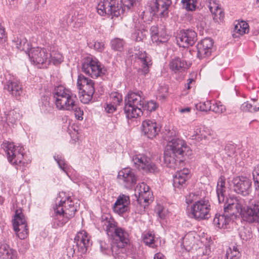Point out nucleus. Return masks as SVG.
Instances as JSON below:
<instances>
[{
  "label": "nucleus",
  "instance_id": "nucleus-1",
  "mask_svg": "<svg viewBox=\"0 0 259 259\" xmlns=\"http://www.w3.org/2000/svg\"><path fill=\"white\" fill-rule=\"evenodd\" d=\"M77 208V203L75 204L72 198L68 194L64 192L60 193L54 207L53 227L58 228L64 225L74 215Z\"/></svg>",
  "mask_w": 259,
  "mask_h": 259
},
{
  "label": "nucleus",
  "instance_id": "nucleus-2",
  "mask_svg": "<svg viewBox=\"0 0 259 259\" xmlns=\"http://www.w3.org/2000/svg\"><path fill=\"white\" fill-rule=\"evenodd\" d=\"M54 103L59 110H74L75 117L78 120L83 119V112L76 104V97L72 92L63 85L56 87L53 93Z\"/></svg>",
  "mask_w": 259,
  "mask_h": 259
},
{
  "label": "nucleus",
  "instance_id": "nucleus-3",
  "mask_svg": "<svg viewBox=\"0 0 259 259\" xmlns=\"http://www.w3.org/2000/svg\"><path fill=\"white\" fill-rule=\"evenodd\" d=\"M2 146L10 163L13 165L24 163V148L21 145H15L13 143L6 141L3 143Z\"/></svg>",
  "mask_w": 259,
  "mask_h": 259
},
{
  "label": "nucleus",
  "instance_id": "nucleus-4",
  "mask_svg": "<svg viewBox=\"0 0 259 259\" xmlns=\"http://www.w3.org/2000/svg\"><path fill=\"white\" fill-rule=\"evenodd\" d=\"M81 70L85 74L97 78L104 73V68L97 59L92 56L85 58L82 63Z\"/></svg>",
  "mask_w": 259,
  "mask_h": 259
},
{
  "label": "nucleus",
  "instance_id": "nucleus-5",
  "mask_svg": "<svg viewBox=\"0 0 259 259\" xmlns=\"http://www.w3.org/2000/svg\"><path fill=\"white\" fill-rule=\"evenodd\" d=\"M210 205L208 200L202 199L194 201L191 205V217L197 220H206L210 217Z\"/></svg>",
  "mask_w": 259,
  "mask_h": 259
},
{
  "label": "nucleus",
  "instance_id": "nucleus-6",
  "mask_svg": "<svg viewBox=\"0 0 259 259\" xmlns=\"http://www.w3.org/2000/svg\"><path fill=\"white\" fill-rule=\"evenodd\" d=\"M28 55L30 62L39 68H46L49 65V51L39 47L32 48Z\"/></svg>",
  "mask_w": 259,
  "mask_h": 259
},
{
  "label": "nucleus",
  "instance_id": "nucleus-7",
  "mask_svg": "<svg viewBox=\"0 0 259 259\" xmlns=\"http://www.w3.org/2000/svg\"><path fill=\"white\" fill-rule=\"evenodd\" d=\"M12 221L13 229L16 236L20 239L27 238L28 235L27 224L21 209L16 210Z\"/></svg>",
  "mask_w": 259,
  "mask_h": 259
},
{
  "label": "nucleus",
  "instance_id": "nucleus-8",
  "mask_svg": "<svg viewBox=\"0 0 259 259\" xmlns=\"http://www.w3.org/2000/svg\"><path fill=\"white\" fill-rule=\"evenodd\" d=\"M165 149L181 157H189L192 154L185 141L179 138H174L169 141Z\"/></svg>",
  "mask_w": 259,
  "mask_h": 259
},
{
  "label": "nucleus",
  "instance_id": "nucleus-9",
  "mask_svg": "<svg viewBox=\"0 0 259 259\" xmlns=\"http://www.w3.org/2000/svg\"><path fill=\"white\" fill-rule=\"evenodd\" d=\"M245 201L239 197H230L227 199L224 204V211L231 216L242 215L244 208L245 206Z\"/></svg>",
  "mask_w": 259,
  "mask_h": 259
},
{
  "label": "nucleus",
  "instance_id": "nucleus-10",
  "mask_svg": "<svg viewBox=\"0 0 259 259\" xmlns=\"http://www.w3.org/2000/svg\"><path fill=\"white\" fill-rule=\"evenodd\" d=\"M251 181L245 177H236L232 179L230 186L234 192L244 196L248 195L251 192Z\"/></svg>",
  "mask_w": 259,
  "mask_h": 259
},
{
  "label": "nucleus",
  "instance_id": "nucleus-11",
  "mask_svg": "<svg viewBox=\"0 0 259 259\" xmlns=\"http://www.w3.org/2000/svg\"><path fill=\"white\" fill-rule=\"evenodd\" d=\"M132 161L134 166L140 170L145 172H157V167L151 161V159L144 154H136L132 157Z\"/></svg>",
  "mask_w": 259,
  "mask_h": 259
},
{
  "label": "nucleus",
  "instance_id": "nucleus-12",
  "mask_svg": "<svg viewBox=\"0 0 259 259\" xmlns=\"http://www.w3.org/2000/svg\"><path fill=\"white\" fill-rule=\"evenodd\" d=\"M171 4V0H152L149 7L153 15H159L166 17L168 16V8Z\"/></svg>",
  "mask_w": 259,
  "mask_h": 259
},
{
  "label": "nucleus",
  "instance_id": "nucleus-13",
  "mask_svg": "<svg viewBox=\"0 0 259 259\" xmlns=\"http://www.w3.org/2000/svg\"><path fill=\"white\" fill-rule=\"evenodd\" d=\"M241 217L242 219L249 223L259 221V201H254L244 208Z\"/></svg>",
  "mask_w": 259,
  "mask_h": 259
},
{
  "label": "nucleus",
  "instance_id": "nucleus-14",
  "mask_svg": "<svg viewBox=\"0 0 259 259\" xmlns=\"http://www.w3.org/2000/svg\"><path fill=\"white\" fill-rule=\"evenodd\" d=\"M117 178L126 188H132L136 183L137 177L133 169L126 167L118 172Z\"/></svg>",
  "mask_w": 259,
  "mask_h": 259
},
{
  "label": "nucleus",
  "instance_id": "nucleus-15",
  "mask_svg": "<svg viewBox=\"0 0 259 259\" xmlns=\"http://www.w3.org/2000/svg\"><path fill=\"white\" fill-rule=\"evenodd\" d=\"M196 32L192 30H183L177 37V42L180 47L187 48L193 46L196 40Z\"/></svg>",
  "mask_w": 259,
  "mask_h": 259
},
{
  "label": "nucleus",
  "instance_id": "nucleus-16",
  "mask_svg": "<svg viewBox=\"0 0 259 259\" xmlns=\"http://www.w3.org/2000/svg\"><path fill=\"white\" fill-rule=\"evenodd\" d=\"M135 59L139 66V71L144 75L147 74L152 64L151 57L145 51H139L135 53Z\"/></svg>",
  "mask_w": 259,
  "mask_h": 259
},
{
  "label": "nucleus",
  "instance_id": "nucleus-17",
  "mask_svg": "<svg viewBox=\"0 0 259 259\" xmlns=\"http://www.w3.org/2000/svg\"><path fill=\"white\" fill-rule=\"evenodd\" d=\"M135 195L137 202L148 203L152 198V194L148 185L144 183L139 184L135 189Z\"/></svg>",
  "mask_w": 259,
  "mask_h": 259
},
{
  "label": "nucleus",
  "instance_id": "nucleus-18",
  "mask_svg": "<svg viewBox=\"0 0 259 259\" xmlns=\"http://www.w3.org/2000/svg\"><path fill=\"white\" fill-rule=\"evenodd\" d=\"M74 241L78 251L81 253H85L88 247L91 245L90 238L87 232L84 230L77 232L74 238Z\"/></svg>",
  "mask_w": 259,
  "mask_h": 259
},
{
  "label": "nucleus",
  "instance_id": "nucleus-19",
  "mask_svg": "<svg viewBox=\"0 0 259 259\" xmlns=\"http://www.w3.org/2000/svg\"><path fill=\"white\" fill-rule=\"evenodd\" d=\"M130 204L129 196L123 194L120 195L114 204L113 211L119 215L123 214L129 210Z\"/></svg>",
  "mask_w": 259,
  "mask_h": 259
},
{
  "label": "nucleus",
  "instance_id": "nucleus-20",
  "mask_svg": "<svg viewBox=\"0 0 259 259\" xmlns=\"http://www.w3.org/2000/svg\"><path fill=\"white\" fill-rule=\"evenodd\" d=\"M142 132L149 139H153L156 136L160 131V128L154 120L146 119L142 122Z\"/></svg>",
  "mask_w": 259,
  "mask_h": 259
},
{
  "label": "nucleus",
  "instance_id": "nucleus-21",
  "mask_svg": "<svg viewBox=\"0 0 259 259\" xmlns=\"http://www.w3.org/2000/svg\"><path fill=\"white\" fill-rule=\"evenodd\" d=\"M213 41L210 38H206L201 40L197 45V56L200 59L206 58L210 55Z\"/></svg>",
  "mask_w": 259,
  "mask_h": 259
},
{
  "label": "nucleus",
  "instance_id": "nucleus-22",
  "mask_svg": "<svg viewBox=\"0 0 259 259\" xmlns=\"http://www.w3.org/2000/svg\"><path fill=\"white\" fill-rule=\"evenodd\" d=\"M190 172L188 168H184L176 172L173 178L175 189H181L185 187L187 180L190 178Z\"/></svg>",
  "mask_w": 259,
  "mask_h": 259
},
{
  "label": "nucleus",
  "instance_id": "nucleus-23",
  "mask_svg": "<svg viewBox=\"0 0 259 259\" xmlns=\"http://www.w3.org/2000/svg\"><path fill=\"white\" fill-rule=\"evenodd\" d=\"M145 100L143 93L141 91L130 92L125 99V104L143 106Z\"/></svg>",
  "mask_w": 259,
  "mask_h": 259
},
{
  "label": "nucleus",
  "instance_id": "nucleus-24",
  "mask_svg": "<svg viewBox=\"0 0 259 259\" xmlns=\"http://www.w3.org/2000/svg\"><path fill=\"white\" fill-rule=\"evenodd\" d=\"M77 87L82 92H88L90 94L95 92L94 81L82 74L78 76Z\"/></svg>",
  "mask_w": 259,
  "mask_h": 259
},
{
  "label": "nucleus",
  "instance_id": "nucleus-25",
  "mask_svg": "<svg viewBox=\"0 0 259 259\" xmlns=\"http://www.w3.org/2000/svg\"><path fill=\"white\" fill-rule=\"evenodd\" d=\"M207 6L213 16V19L217 22L222 21L224 17V13L220 5L215 0H209Z\"/></svg>",
  "mask_w": 259,
  "mask_h": 259
},
{
  "label": "nucleus",
  "instance_id": "nucleus-26",
  "mask_svg": "<svg viewBox=\"0 0 259 259\" xmlns=\"http://www.w3.org/2000/svg\"><path fill=\"white\" fill-rule=\"evenodd\" d=\"M212 135V132L209 129L205 127L196 126L194 129L193 134L191 135L192 139L198 141H201L203 140H208Z\"/></svg>",
  "mask_w": 259,
  "mask_h": 259
},
{
  "label": "nucleus",
  "instance_id": "nucleus-27",
  "mask_svg": "<svg viewBox=\"0 0 259 259\" xmlns=\"http://www.w3.org/2000/svg\"><path fill=\"white\" fill-rule=\"evenodd\" d=\"M10 94L14 97H19L22 93V85L16 80H9L4 87Z\"/></svg>",
  "mask_w": 259,
  "mask_h": 259
},
{
  "label": "nucleus",
  "instance_id": "nucleus-28",
  "mask_svg": "<svg viewBox=\"0 0 259 259\" xmlns=\"http://www.w3.org/2000/svg\"><path fill=\"white\" fill-rule=\"evenodd\" d=\"M231 222V215L225 212L222 214H216L213 219V224L219 229H225L228 228Z\"/></svg>",
  "mask_w": 259,
  "mask_h": 259
},
{
  "label": "nucleus",
  "instance_id": "nucleus-29",
  "mask_svg": "<svg viewBox=\"0 0 259 259\" xmlns=\"http://www.w3.org/2000/svg\"><path fill=\"white\" fill-rule=\"evenodd\" d=\"M199 236L194 232L187 233L183 238L182 245L187 250L192 248L195 244L199 245Z\"/></svg>",
  "mask_w": 259,
  "mask_h": 259
},
{
  "label": "nucleus",
  "instance_id": "nucleus-30",
  "mask_svg": "<svg viewBox=\"0 0 259 259\" xmlns=\"http://www.w3.org/2000/svg\"><path fill=\"white\" fill-rule=\"evenodd\" d=\"M181 157L165 149L164 153V163L165 165L171 168H176Z\"/></svg>",
  "mask_w": 259,
  "mask_h": 259
},
{
  "label": "nucleus",
  "instance_id": "nucleus-31",
  "mask_svg": "<svg viewBox=\"0 0 259 259\" xmlns=\"http://www.w3.org/2000/svg\"><path fill=\"white\" fill-rule=\"evenodd\" d=\"M124 112L128 118H137L143 115L142 107L125 104Z\"/></svg>",
  "mask_w": 259,
  "mask_h": 259
},
{
  "label": "nucleus",
  "instance_id": "nucleus-32",
  "mask_svg": "<svg viewBox=\"0 0 259 259\" xmlns=\"http://www.w3.org/2000/svg\"><path fill=\"white\" fill-rule=\"evenodd\" d=\"M226 179L224 176H221L218 181L217 186V194L219 203L223 202L225 198Z\"/></svg>",
  "mask_w": 259,
  "mask_h": 259
},
{
  "label": "nucleus",
  "instance_id": "nucleus-33",
  "mask_svg": "<svg viewBox=\"0 0 259 259\" xmlns=\"http://www.w3.org/2000/svg\"><path fill=\"white\" fill-rule=\"evenodd\" d=\"M114 236L113 240L120 242V246H124L128 242V233L121 228L114 229Z\"/></svg>",
  "mask_w": 259,
  "mask_h": 259
},
{
  "label": "nucleus",
  "instance_id": "nucleus-34",
  "mask_svg": "<svg viewBox=\"0 0 259 259\" xmlns=\"http://www.w3.org/2000/svg\"><path fill=\"white\" fill-rule=\"evenodd\" d=\"M0 259H16V252L8 245L2 244L0 245Z\"/></svg>",
  "mask_w": 259,
  "mask_h": 259
},
{
  "label": "nucleus",
  "instance_id": "nucleus-35",
  "mask_svg": "<svg viewBox=\"0 0 259 259\" xmlns=\"http://www.w3.org/2000/svg\"><path fill=\"white\" fill-rule=\"evenodd\" d=\"M249 31L248 25L245 21L238 22L235 25L233 30V36L234 37H239L242 35Z\"/></svg>",
  "mask_w": 259,
  "mask_h": 259
},
{
  "label": "nucleus",
  "instance_id": "nucleus-36",
  "mask_svg": "<svg viewBox=\"0 0 259 259\" xmlns=\"http://www.w3.org/2000/svg\"><path fill=\"white\" fill-rule=\"evenodd\" d=\"M170 68L175 72L181 71L187 67V63L179 58H175L169 63Z\"/></svg>",
  "mask_w": 259,
  "mask_h": 259
},
{
  "label": "nucleus",
  "instance_id": "nucleus-37",
  "mask_svg": "<svg viewBox=\"0 0 259 259\" xmlns=\"http://www.w3.org/2000/svg\"><path fill=\"white\" fill-rule=\"evenodd\" d=\"M49 65L51 63L55 65L61 64L63 61V57L58 51H49Z\"/></svg>",
  "mask_w": 259,
  "mask_h": 259
},
{
  "label": "nucleus",
  "instance_id": "nucleus-38",
  "mask_svg": "<svg viewBox=\"0 0 259 259\" xmlns=\"http://www.w3.org/2000/svg\"><path fill=\"white\" fill-rule=\"evenodd\" d=\"M14 42L15 43L16 47L18 50L23 51L27 54L32 48L30 44L25 38H18L14 41Z\"/></svg>",
  "mask_w": 259,
  "mask_h": 259
},
{
  "label": "nucleus",
  "instance_id": "nucleus-39",
  "mask_svg": "<svg viewBox=\"0 0 259 259\" xmlns=\"http://www.w3.org/2000/svg\"><path fill=\"white\" fill-rule=\"evenodd\" d=\"M53 157L54 160L57 163L60 168L64 171L68 176H69L68 171L69 169V166L66 162L62 156V154L60 153H55Z\"/></svg>",
  "mask_w": 259,
  "mask_h": 259
},
{
  "label": "nucleus",
  "instance_id": "nucleus-40",
  "mask_svg": "<svg viewBox=\"0 0 259 259\" xmlns=\"http://www.w3.org/2000/svg\"><path fill=\"white\" fill-rule=\"evenodd\" d=\"M21 118V115L17 110H11L7 115L6 120L9 125L15 124Z\"/></svg>",
  "mask_w": 259,
  "mask_h": 259
},
{
  "label": "nucleus",
  "instance_id": "nucleus-41",
  "mask_svg": "<svg viewBox=\"0 0 259 259\" xmlns=\"http://www.w3.org/2000/svg\"><path fill=\"white\" fill-rule=\"evenodd\" d=\"M148 31L144 28L136 29L132 35V38L136 41H142L146 37Z\"/></svg>",
  "mask_w": 259,
  "mask_h": 259
},
{
  "label": "nucleus",
  "instance_id": "nucleus-42",
  "mask_svg": "<svg viewBox=\"0 0 259 259\" xmlns=\"http://www.w3.org/2000/svg\"><path fill=\"white\" fill-rule=\"evenodd\" d=\"M110 45L112 50L121 52L123 49L124 41L122 39L115 38L111 40Z\"/></svg>",
  "mask_w": 259,
  "mask_h": 259
},
{
  "label": "nucleus",
  "instance_id": "nucleus-43",
  "mask_svg": "<svg viewBox=\"0 0 259 259\" xmlns=\"http://www.w3.org/2000/svg\"><path fill=\"white\" fill-rule=\"evenodd\" d=\"M240 256V252L236 246L230 247L226 252L227 259H238Z\"/></svg>",
  "mask_w": 259,
  "mask_h": 259
},
{
  "label": "nucleus",
  "instance_id": "nucleus-44",
  "mask_svg": "<svg viewBox=\"0 0 259 259\" xmlns=\"http://www.w3.org/2000/svg\"><path fill=\"white\" fill-rule=\"evenodd\" d=\"M143 240L146 245L151 247L154 248L156 246L155 244L154 234L151 232H147L143 234Z\"/></svg>",
  "mask_w": 259,
  "mask_h": 259
},
{
  "label": "nucleus",
  "instance_id": "nucleus-45",
  "mask_svg": "<svg viewBox=\"0 0 259 259\" xmlns=\"http://www.w3.org/2000/svg\"><path fill=\"white\" fill-rule=\"evenodd\" d=\"M169 39V36L166 34H161L160 35L158 34L152 35L151 39L153 43L156 45H159L160 44L165 43Z\"/></svg>",
  "mask_w": 259,
  "mask_h": 259
},
{
  "label": "nucleus",
  "instance_id": "nucleus-46",
  "mask_svg": "<svg viewBox=\"0 0 259 259\" xmlns=\"http://www.w3.org/2000/svg\"><path fill=\"white\" fill-rule=\"evenodd\" d=\"M198 0H182L184 7L187 11L195 10Z\"/></svg>",
  "mask_w": 259,
  "mask_h": 259
},
{
  "label": "nucleus",
  "instance_id": "nucleus-47",
  "mask_svg": "<svg viewBox=\"0 0 259 259\" xmlns=\"http://www.w3.org/2000/svg\"><path fill=\"white\" fill-rule=\"evenodd\" d=\"M158 107V104L154 101H149L146 103H143L142 111L147 110L150 112L155 110Z\"/></svg>",
  "mask_w": 259,
  "mask_h": 259
},
{
  "label": "nucleus",
  "instance_id": "nucleus-48",
  "mask_svg": "<svg viewBox=\"0 0 259 259\" xmlns=\"http://www.w3.org/2000/svg\"><path fill=\"white\" fill-rule=\"evenodd\" d=\"M122 101V95L118 92L111 93L109 97V101L118 106Z\"/></svg>",
  "mask_w": 259,
  "mask_h": 259
},
{
  "label": "nucleus",
  "instance_id": "nucleus-49",
  "mask_svg": "<svg viewBox=\"0 0 259 259\" xmlns=\"http://www.w3.org/2000/svg\"><path fill=\"white\" fill-rule=\"evenodd\" d=\"M102 225L103 229L107 232V233H108L109 232H110V229L113 227V224L110 221V218H109L106 216H102Z\"/></svg>",
  "mask_w": 259,
  "mask_h": 259
},
{
  "label": "nucleus",
  "instance_id": "nucleus-50",
  "mask_svg": "<svg viewBox=\"0 0 259 259\" xmlns=\"http://www.w3.org/2000/svg\"><path fill=\"white\" fill-rule=\"evenodd\" d=\"M211 110L217 113H222L226 111V107L221 102L218 101L211 106Z\"/></svg>",
  "mask_w": 259,
  "mask_h": 259
},
{
  "label": "nucleus",
  "instance_id": "nucleus-51",
  "mask_svg": "<svg viewBox=\"0 0 259 259\" xmlns=\"http://www.w3.org/2000/svg\"><path fill=\"white\" fill-rule=\"evenodd\" d=\"M252 176L254 183L255 189L259 191V164L254 167L252 172Z\"/></svg>",
  "mask_w": 259,
  "mask_h": 259
},
{
  "label": "nucleus",
  "instance_id": "nucleus-52",
  "mask_svg": "<svg viewBox=\"0 0 259 259\" xmlns=\"http://www.w3.org/2000/svg\"><path fill=\"white\" fill-rule=\"evenodd\" d=\"M88 45L90 48H93L99 52H103L105 48L104 44L103 42L93 41L89 42Z\"/></svg>",
  "mask_w": 259,
  "mask_h": 259
},
{
  "label": "nucleus",
  "instance_id": "nucleus-53",
  "mask_svg": "<svg viewBox=\"0 0 259 259\" xmlns=\"http://www.w3.org/2000/svg\"><path fill=\"white\" fill-rule=\"evenodd\" d=\"M196 108L202 111H208L211 110V105L210 101H206L197 104Z\"/></svg>",
  "mask_w": 259,
  "mask_h": 259
},
{
  "label": "nucleus",
  "instance_id": "nucleus-54",
  "mask_svg": "<svg viewBox=\"0 0 259 259\" xmlns=\"http://www.w3.org/2000/svg\"><path fill=\"white\" fill-rule=\"evenodd\" d=\"M239 235L242 240L245 241L249 239L252 236L251 233L249 230L244 228L240 229L239 231Z\"/></svg>",
  "mask_w": 259,
  "mask_h": 259
},
{
  "label": "nucleus",
  "instance_id": "nucleus-55",
  "mask_svg": "<svg viewBox=\"0 0 259 259\" xmlns=\"http://www.w3.org/2000/svg\"><path fill=\"white\" fill-rule=\"evenodd\" d=\"M157 213L159 217L161 219H164L168 214L167 209L163 208L160 205H158L156 207Z\"/></svg>",
  "mask_w": 259,
  "mask_h": 259
},
{
  "label": "nucleus",
  "instance_id": "nucleus-56",
  "mask_svg": "<svg viewBox=\"0 0 259 259\" xmlns=\"http://www.w3.org/2000/svg\"><path fill=\"white\" fill-rule=\"evenodd\" d=\"M82 96L80 97L81 102L87 104L92 100L94 94H89L88 92H82Z\"/></svg>",
  "mask_w": 259,
  "mask_h": 259
},
{
  "label": "nucleus",
  "instance_id": "nucleus-57",
  "mask_svg": "<svg viewBox=\"0 0 259 259\" xmlns=\"http://www.w3.org/2000/svg\"><path fill=\"white\" fill-rule=\"evenodd\" d=\"M138 205L136 206V212L140 214L143 213L145 211L146 207L148 206V203H144L138 202Z\"/></svg>",
  "mask_w": 259,
  "mask_h": 259
},
{
  "label": "nucleus",
  "instance_id": "nucleus-58",
  "mask_svg": "<svg viewBox=\"0 0 259 259\" xmlns=\"http://www.w3.org/2000/svg\"><path fill=\"white\" fill-rule=\"evenodd\" d=\"M168 88L166 86H162L158 90V96L160 99H165L167 95Z\"/></svg>",
  "mask_w": 259,
  "mask_h": 259
},
{
  "label": "nucleus",
  "instance_id": "nucleus-59",
  "mask_svg": "<svg viewBox=\"0 0 259 259\" xmlns=\"http://www.w3.org/2000/svg\"><path fill=\"white\" fill-rule=\"evenodd\" d=\"M117 106L109 101L106 104V106L105 107V110L109 113H112L116 110Z\"/></svg>",
  "mask_w": 259,
  "mask_h": 259
},
{
  "label": "nucleus",
  "instance_id": "nucleus-60",
  "mask_svg": "<svg viewBox=\"0 0 259 259\" xmlns=\"http://www.w3.org/2000/svg\"><path fill=\"white\" fill-rule=\"evenodd\" d=\"M241 109L244 111H249L251 112H254L255 110L253 108V106L248 102H245L242 104Z\"/></svg>",
  "mask_w": 259,
  "mask_h": 259
},
{
  "label": "nucleus",
  "instance_id": "nucleus-61",
  "mask_svg": "<svg viewBox=\"0 0 259 259\" xmlns=\"http://www.w3.org/2000/svg\"><path fill=\"white\" fill-rule=\"evenodd\" d=\"M192 108L190 107H180L178 108V112L182 115H188L191 112Z\"/></svg>",
  "mask_w": 259,
  "mask_h": 259
},
{
  "label": "nucleus",
  "instance_id": "nucleus-62",
  "mask_svg": "<svg viewBox=\"0 0 259 259\" xmlns=\"http://www.w3.org/2000/svg\"><path fill=\"white\" fill-rule=\"evenodd\" d=\"M197 27L199 29L200 32L203 33V30L207 28V24L205 19H202L201 21H199L197 23Z\"/></svg>",
  "mask_w": 259,
  "mask_h": 259
},
{
  "label": "nucleus",
  "instance_id": "nucleus-63",
  "mask_svg": "<svg viewBox=\"0 0 259 259\" xmlns=\"http://www.w3.org/2000/svg\"><path fill=\"white\" fill-rule=\"evenodd\" d=\"M7 38L6 34L3 27L0 25V41H5Z\"/></svg>",
  "mask_w": 259,
  "mask_h": 259
},
{
  "label": "nucleus",
  "instance_id": "nucleus-64",
  "mask_svg": "<svg viewBox=\"0 0 259 259\" xmlns=\"http://www.w3.org/2000/svg\"><path fill=\"white\" fill-rule=\"evenodd\" d=\"M151 34L152 35L158 34V27L156 26H153L150 29Z\"/></svg>",
  "mask_w": 259,
  "mask_h": 259
}]
</instances>
